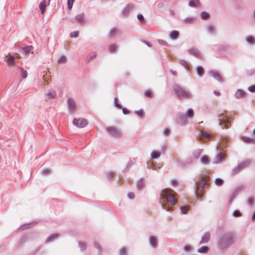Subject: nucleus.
<instances>
[{"instance_id": "1", "label": "nucleus", "mask_w": 255, "mask_h": 255, "mask_svg": "<svg viewBox=\"0 0 255 255\" xmlns=\"http://www.w3.org/2000/svg\"><path fill=\"white\" fill-rule=\"evenodd\" d=\"M159 202L163 209L169 211L176 204L175 197L171 193V190L164 189L160 193Z\"/></svg>"}, {"instance_id": "2", "label": "nucleus", "mask_w": 255, "mask_h": 255, "mask_svg": "<svg viewBox=\"0 0 255 255\" xmlns=\"http://www.w3.org/2000/svg\"><path fill=\"white\" fill-rule=\"evenodd\" d=\"M233 235L230 232L222 234L217 241V247L220 250H223L230 247L233 243Z\"/></svg>"}, {"instance_id": "3", "label": "nucleus", "mask_w": 255, "mask_h": 255, "mask_svg": "<svg viewBox=\"0 0 255 255\" xmlns=\"http://www.w3.org/2000/svg\"><path fill=\"white\" fill-rule=\"evenodd\" d=\"M173 90L180 99H189L192 97V94L190 92L184 90L179 85H174Z\"/></svg>"}, {"instance_id": "4", "label": "nucleus", "mask_w": 255, "mask_h": 255, "mask_svg": "<svg viewBox=\"0 0 255 255\" xmlns=\"http://www.w3.org/2000/svg\"><path fill=\"white\" fill-rule=\"evenodd\" d=\"M250 164V162L249 161H243L237 166L235 167L231 171V174L234 176L238 173L242 169L248 167Z\"/></svg>"}, {"instance_id": "5", "label": "nucleus", "mask_w": 255, "mask_h": 255, "mask_svg": "<svg viewBox=\"0 0 255 255\" xmlns=\"http://www.w3.org/2000/svg\"><path fill=\"white\" fill-rule=\"evenodd\" d=\"M218 122L221 128H229L228 125L230 124V122L228 118L223 114H220L218 116Z\"/></svg>"}, {"instance_id": "6", "label": "nucleus", "mask_w": 255, "mask_h": 255, "mask_svg": "<svg viewBox=\"0 0 255 255\" xmlns=\"http://www.w3.org/2000/svg\"><path fill=\"white\" fill-rule=\"evenodd\" d=\"M73 124L77 128H82L86 127L87 125L88 122L87 120L85 119H74V120H73Z\"/></svg>"}, {"instance_id": "7", "label": "nucleus", "mask_w": 255, "mask_h": 255, "mask_svg": "<svg viewBox=\"0 0 255 255\" xmlns=\"http://www.w3.org/2000/svg\"><path fill=\"white\" fill-rule=\"evenodd\" d=\"M67 104L68 110L70 113L75 112L77 106L76 103L73 99L69 98L67 101Z\"/></svg>"}, {"instance_id": "8", "label": "nucleus", "mask_w": 255, "mask_h": 255, "mask_svg": "<svg viewBox=\"0 0 255 255\" xmlns=\"http://www.w3.org/2000/svg\"><path fill=\"white\" fill-rule=\"evenodd\" d=\"M106 129L113 136L116 138H120L122 135V132L114 127H107Z\"/></svg>"}, {"instance_id": "9", "label": "nucleus", "mask_w": 255, "mask_h": 255, "mask_svg": "<svg viewBox=\"0 0 255 255\" xmlns=\"http://www.w3.org/2000/svg\"><path fill=\"white\" fill-rule=\"evenodd\" d=\"M187 119L183 114L179 113L176 117V122L177 123L181 126H183L186 124Z\"/></svg>"}, {"instance_id": "10", "label": "nucleus", "mask_w": 255, "mask_h": 255, "mask_svg": "<svg viewBox=\"0 0 255 255\" xmlns=\"http://www.w3.org/2000/svg\"><path fill=\"white\" fill-rule=\"evenodd\" d=\"M50 0H48L47 1L46 0H42L40 3L39 4V9H40L41 14H43L45 10V8L47 6L49 5L50 4Z\"/></svg>"}, {"instance_id": "11", "label": "nucleus", "mask_w": 255, "mask_h": 255, "mask_svg": "<svg viewBox=\"0 0 255 255\" xmlns=\"http://www.w3.org/2000/svg\"><path fill=\"white\" fill-rule=\"evenodd\" d=\"M188 53L191 55H194L198 58L200 59L202 58V54L200 53V51L196 48H193L189 49Z\"/></svg>"}, {"instance_id": "12", "label": "nucleus", "mask_w": 255, "mask_h": 255, "mask_svg": "<svg viewBox=\"0 0 255 255\" xmlns=\"http://www.w3.org/2000/svg\"><path fill=\"white\" fill-rule=\"evenodd\" d=\"M134 7L132 4H127L122 10V13L124 15H127Z\"/></svg>"}, {"instance_id": "13", "label": "nucleus", "mask_w": 255, "mask_h": 255, "mask_svg": "<svg viewBox=\"0 0 255 255\" xmlns=\"http://www.w3.org/2000/svg\"><path fill=\"white\" fill-rule=\"evenodd\" d=\"M21 52L26 56H28L30 53H33V47L32 46H27L21 48Z\"/></svg>"}, {"instance_id": "14", "label": "nucleus", "mask_w": 255, "mask_h": 255, "mask_svg": "<svg viewBox=\"0 0 255 255\" xmlns=\"http://www.w3.org/2000/svg\"><path fill=\"white\" fill-rule=\"evenodd\" d=\"M209 74L210 76L213 77L219 82H222V78L218 72L214 71H210L209 72Z\"/></svg>"}, {"instance_id": "15", "label": "nucleus", "mask_w": 255, "mask_h": 255, "mask_svg": "<svg viewBox=\"0 0 255 255\" xmlns=\"http://www.w3.org/2000/svg\"><path fill=\"white\" fill-rule=\"evenodd\" d=\"M149 244L153 248H156L157 246V238L154 236H150L149 238Z\"/></svg>"}, {"instance_id": "16", "label": "nucleus", "mask_w": 255, "mask_h": 255, "mask_svg": "<svg viewBox=\"0 0 255 255\" xmlns=\"http://www.w3.org/2000/svg\"><path fill=\"white\" fill-rule=\"evenodd\" d=\"M206 29L207 32L211 35L215 34L216 32V26L211 24L207 25Z\"/></svg>"}, {"instance_id": "17", "label": "nucleus", "mask_w": 255, "mask_h": 255, "mask_svg": "<svg viewBox=\"0 0 255 255\" xmlns=\"http://www.w3.org/2000/svg\"><path fill=\"white\" fill-rule=\"evenodd\" d=\"M210 239V233L209 232H206L201 238L200 243L204 244L207 243Z\"/></svg>"}, {"instance_id": "18", "label": "nucleus", "mask_w": 255, "mask_h": 255, "mask_svg": "<svg viewBox=\"0 0 255 255\" xmlns=\"http://www.w3.org/2000/svg\"><path fill=\"white\" fill-rule=\"evenodd\" d=\"M45 95L46 100H47L51 99H54L56 96V92L53 90L49 91L48 92L46 93Z\"/></svg>"}, {"instance_id": "19", "label": "nucleus", "mask_w": 255, "mask_h": 255, "mask_svg": "<svg viewBox=\"0 0 255 255\" xmlns=\"http://www.w3.org/2000/svg\"><path fill=\"white\" fill-rule=\"evenodd\" d=\"M15 57L14 56L10 55L6 60L7 65L9 66H13L15 62Z\"/></svg>"}, {"instance_id": "20", "label": "nucleus", "mask_w": 255, "mask_h": 255, "mask_svg": "<svg viewBox=\"0 0 255 255\" xmlns=\"http://www.w3.org/2000/svg\"><path fill=\"white\" fill-rule=\"evenodd\" d=\"M184 116L188 120L189 119H192L194 116V113L191 108L189 109L185 114H184Z\"/></svg>"}, {"instance_id": "21", "label": "nucleus", "mask_w": 255, "mask_h": 255, "mask_svg": "<svg viewBox=\"0 0 255 255\" xmlns=\"http://www.w3.org/2000/svg\"><path fill=\"white\" fill-rule=\"evenodd\" d=\"M224 160V155L222 153H219L217 154L216 156L215 161L214 162L215 163H218L219 162Z\"/></svg>"}, {"instance_id": "22", "label": "nucleus", "mask_w": 255, "mask_h": 255, "mask_svg": "<svg viewBox=\"0 0 255 255\" xmlns=\"http://www.w3.org/2000/svg\"><path fill=\"white\" fill-rule=\"evenodd\" d=\"M245 92L242 90L238 89L235 94V97L236 99H239L245 96Z\"/></svg>"}, {"instance_id": "23", "label": "nucleus", "mask_w": 255, "mask_h": 255, "mask_svg": "<svg viewBox=\"0 0 255 255\" xmlns=\"http://www.w3.org/2000/svg\"><path fill=\"white\" fill-rule=\"evenodd\" d=\"M179 36V32L176 30H173L169 34V37L172 40H176Z\"/></svg>"}, {"instance_id": "24", "label": "nucleus", "mask_w": 255, "mask_h": 255, "mask_svg": "<svg viewBox=\"0 0 255 255\" xmlns=\"http://www.w3.org/2000/svg\"><path fill=\"white\" fill-rule=\"evenodd\" d=\"M196 72L199 76L202 77L204 74V70L201 66H198L196 67Z\"/></svg>"}, {"instance_id": "25", "label": "nucleus", "mask_w": 255, "mask_h": 255, "mask_svg": "<svg viewBox=\"0 0 255 255\" xmlns=\"http://www.w3.org/2000/svg\"><path fill=\"white\" fill-rule=\"evenodd\" d=\"M59 235L58 234H53L47 237L46 242L47 243L51 242L54 241L55 239H57Z\"/></svg>"}, {"instance_id": "26", "label": "nucleus", "mask_w": 255, "mask_h": 255, "mask_svg": "<svg viewBox=\"0 0 255 255\" xmlns=\"http://www.w3.org/2000/svg\"><path fill=\"white\" fill-rule=\"evenodd\" d=\"M201 162L204 165H207L209 163V157L207 155H203L201 158Z\"/></svg>"}, {"instance_id": "27", "label": "nucleus", "mask_w": 255, "mask_h": 255, "mask_svg": "<svg viewBox=\"0 0 255 255\" xmlns=\"http://www.w3.org/2000/svg\"><path fill=\"white\" fill-rule=\"evenodd\" d=\"M144 186L142 179H140L136 182V187L138 189H142Z\"/></svg>"}, {"instance_id": "28", "label": "nucleus", "mask_w": 255, "mask_h": 255, "mask_svg": "<svg viewBox=\"0 0 255 255\" xmlns=\"http://www.w3.org/2000/svg\"><path fill=\"white\" fill-rule=\"evenodd\" d=\"M246 41L250 44L254 45L255 44V38L252 36H249L246 37Z\"/></svg>"}, {"instance_id": "29", "label": "nucleus", "mask_w": 255, "mask_h": 255, "mask_svg": "<svg viewBox=\"0 0 255 255\" xmlns=\"http://www.w3.org/2000/svg\"><path fill=\"white\" fill-rule=\"evenodd\" d=\"M243 189V187L241 186H239V187H237L236 188H235L234 189V190L232 192V193L236 197H237V196L239 194V193Z\"/></svg>"}, {"instance_id": "30", "label": "nucleus", "mask_w": 255, "mask_h": 255, "mask_svg": "<svg viewBox=\"0 0 255 255\" xmlns=\"http://www.w3.org/2000/svg\"><path fill=\"white\" fill-rule=\"evenodd\" d=\"M84 14L83 13H80L75 16V19L78 22H82L84 20Z\"/></svg>"}, {"instance_id": "31", "label": "nucleus", "mask_w": 255, "mask_h": 255, "mask_svg": "<svg viewBox=\"0 0 255 255\" xmlns=\"http://www.w3.org/2000/svg\"><path fill=\"white\" fill-rule=\"evenodd\" d=\"M190 206H181L180 207V211L183 214H187L188 212Z\"/></svg>"}, {"instance_id": "32", "label": "nucleus", "mask_w": 255, "mask_h": 255, "mask_svg": "<svg viewBox=\"0 0 255 255\" xmlns=\"http://www.w3.org/2000/svg\"><path fill=\"white\" fill-rule=\"evenodd\" d=\"M200 132L201 134L207 139H209L212 137V135L208 133L206 131L201 130Z\"/></svg>"}, {"instance_id": "33", "label": "nucleus", "mask_w": 255, "mask_h": 255, "mask_svg": "<svg viewBox=\"0 0 255 255\" xmlns=\"http://www.w3.org/2000/svg\"><path fill=\"white\" fill-rule=\"evenodd\" d=\"M20 69V76L22 79H25L27 76V71L23 69L22 67L19 68Z\"/></svg>"}, {"instance_id": "34", "label": "nucleus", "mask_w": 255, "mask_h": 255, "mask_svg": "<svg viewBox=\"0 0 255 255\" xmlns=\"http://www.w3.org/2000/svg\"><path fill=\"white\" fill-rule=\"evenodd\" d=\"M160 156V152L153 151L151 153V157L153 159L158 158Z\"/></svg>"}, {"instance_id": "35", "label": "nucleus", "mask_w": 255, "mask_h": 255, "mask_svg": "<svg viewBox=\"0 0 255 255\" xmlns=\"http://www.w3.org/2000/svg\"><path fill=\"white\" fill-rule=\"evenodd\" d=\"M199 2H196V0H191L189 1V5L190 7H196L199 5Z\"/></svg>"}, {"instance_id": "36", "label": "nucleus", "mask_w": 255, "mask_h": 255, "mask_svg": "<svg viewBox=\"0 0 255 255\" xmlns=\"http://www.w3.org/2000/svg\"><path fill=\"white\" fill-rule=\"evenodd\" d=\"M67 61V58L64 55H62L58 60V62L60 64L65 63Z\"/></svg>"}, {"instance_id": "37", "label": "nucleus", "mask_w": 255, "mask_h": 255, "mask_svg": "<svg viewBox=\"0 0 255 255\" xmlns=\"http://www.w3.org/2000/svg\"><path fill=\"white\" fill-rule=\"evenodd\" d=\"M195 19L193 17H186L184 19V23H192L194 21Z\"/></svg>"}, {"instance_id": "38", "label": "nucleus", "mask_w": 255, "mask_h": 255, "mask_svg": "<svg viewBox=\"0 0 255 255\" xmlns=\"http://www.w3.org/2000/svg\"><path fill=\"white\" fill-rule=\"evenodd\" d=\"M208 250V248L206 246H203L201 248H200L198 250V252L200 253H206Z\"/></svg>"}, {"instance_id": "39", "label": "nucleus", "mask_w": 255, "mask_h": 255, "mask_svg": "<svg viewBox=\"0 0 255 255\" xmlns=\"http://www.w3.org/2000/svg\"><path fill=\"white\" fill-rule=\"evenodd\" d=\"M224 181L222 179L217 178L215 180V183L218 186H221L223 185Z\"/></svg>"}, {"instance_id": "40", "label": "nucleus", "mask_w": 255, "mask_h": 255, "mask_svg": "<svg viewBox=\"0 0 255 255\" xmlns=\"http://www.w3.org/2000/svg\"><path fill=\"white\" fill-rule=\"evenodd\" d=\"M179 63L181 65H182L185 69H188V64L187 62L183 59L179 60Z\"/></svg>"}, {"instance_id": "41", "label": "nucleus", "mask_w": 255, "mask_h": 255, "mask_svg": "<svg viewBox=\"0 0 255 255\" xmlns=\"http://www.w3.org/2000/svg\"><path fill=\"white\" fill-rule=\"evenodd\" d=\"M117 49V46L115 44H111L109 47V51L111 53L114 52Z\"/></svg>"}, {"instance_id": "42", "label": "nucleus", "mask_w": 255, "mask_h": 255, "mask_svg": "<svg viewBox=\"0 0 255 255\" xmlns=\"http://www.w3.org/2000/svg\"><path fill=\"white\" fill-rule=\"evenodd\" d=\"M236 198L232 193L229 195L228 201L230 204H232L235 199Z\"/></svg>"}, {"instance_id": "43", "label": "nucleus", "mask_w": 255, "mask_h": 255, "mask_svg": "<svg viewBox=\"0 0 255 255\" xmlns=\"http://www.w3.org/2000/svg\"><path fill=\"white\" fill-rule=\"evenodd\" d=\"M201 17L203 19H207L209 17V14L206 11H203L201 13Z\"/></svg>"}, {"instance_id": "44", "label": "nucleus", "mask_w": 255, "mask_h": 255, "mask_svg": "<svg viewBox=\"0 0 255 255\" xmlns=\"http://www.w3.org/2000/svg\"><path fill=\"white\" fill-rule=\"evenodd\" d=\"M203 188L204 187L197 186L196 190L197 193L200 195H202L203 194Z\"/></svg>"}, {"instance_id": "45", "label": "nucleus", "mask_w": 255, "mask_h": 255, "mask_svg": "<svg viewBox=\"0 0 255 255\" xmlns=\"http://www.w3.org/2000/svg\"><path fill=\"white\" fill-rule=\"evenodd\" d=\"M127 249L125 247H123L120 249L119 251L120 255H127Z\"/></svg>"}, {"instance_id": "46", "label": "nucleus", "mask_w": 255, "mask_h": 255, "mask_svg": "<svg viewBox=\"0 0 255 255\" xmlns=\"http://www.w3.org/2000/svg\"><path fill=\"white\" fill-rule=\"evenodd\" d=\"M201 153V151L200 149H198L196 151H194L193 154V156L195 158H198L200 156Z\"/></svg>"}, {"instance_id": "47", "label": "nucleus", "mask_w": 255, "mask_h": 255, "mask_svg": "<svg viewBox=\"0 0 255 255\" xmlns=\"http://www.w3.org/2000/svg\"><path fill=\"white\" fill-rule=\"evenodd\" d=\"M51 173V170L50 169H44L41 170V173L43 175H47Z\"/></svg>"}, {"instance_id": "48", "label": "nucleus", "mask_w": 255, "mask_h": 255, "mask_svg": "<svg viewBox=\"0 0 255 255\" xmlns=\"http://www.w3.org/2000/svg\"><path fill=\"white\" fill-rule=\"evenodd\" d=\"M79 247L81 249V251H85L86 249V244L84 242H79Z\"/></svg>"}, {"instance_id": "49", "label": "nucleus", "mask_w": 255, "mask_h": 255, "mask_svg": "<svg viewBox=\"0 0 255 255\" xmlns=\"http://www.w3.org/2000/svg\"><path fill=\"white\" fill-rule=\"evenodd\" d=\"M114 104L115 106L119 109H121L122 108L121 105L119 103V100L117 97L114 98Z\"/></svg>"}, {"instance_id": "50", "label": "nucleus", "mask_w": 255, "mask_h": 255, "mask_svg": "<svg viewBox=\"0 0 255 255\" xmlns=\"http://www.w3.org/2000/svg\"><path fill=\"white\" fill-rule=\"evenodd\" d=\"M233 214V216L236 217H239L242 216V213L239 210H234Z\"/></svg>"}, {"instance_id": "51", "label": "nucleus", "mask_w": 255, "mask_h": 255, "mask_svg": "<svg viewBox=\"0 0 255 255\" xmlns=\"http://www.w3.org/2000/svg\"><path fill=\"white\" fill-rule=\"evenodd\" d=\"M74 0H67V6L69 10L71 9Z\"/></svg>"}, {"instance_id": "52", "label": "nucleus", "mask_w": 255, "mask_h": 255, "mask_svg": "<svg viewBox=\"0 0 255 255\" xmlns=\"http://www.w3.org/2000/svg\"><path fill=\"white\" fill-rule=\"evenodd\" d=\"M79 32L78 31H75L70 33V36L71 38H76L78 36Z\"/></svg>"}, {"instance_id": "53", "label": "nucleus", "mask_w": 255, "mask_h": 255, "mask_svg": "<svg viewBox=\"0 0 255 255\" xmlns=\"http://www.w3.org/2000/svg\"><path fill=\"white\" fill-rule=\"evenodd\" d=\"M163 133L165 136H168L170 133V128H166L163 130Z\"/></svg>"}, {"instance_id": "54", "label": "nucleus", "mask_w": 255, "mask_h": 255, "mask_svg": "<svg viewBox=\"0 0 255 255\" xmlns=\"http://www.w3.org/2000/svg\"><path fill=\"white\" fill-rule=\"evenodd\" d=\"M207 184V183L206 181L204 178H202L198 186L204 187Z\"/></svg>"}, {"instance_id": "55", "label": "nucleus", "mask_w": 255, "mask_h": 255, "mask_svg": "<svg viewBox=\"0 0 255 255\" xmlns=\"http://www.w3.org/2000/svg\"><path fill=\"white\" fill-rule=\"evenodd\" d=\"M31 224L23 225L20 227V229L21 230H26L29 228L31 227Z\"/></svg>"}, {"instance_id": "56", "label": "nucleus", "mask_w": 255, "mask_h": 255, "mask_svg": "<svg viewBox=\"0 0 255 255\" xmlns=\"http://www.w3.org/2000/svg\"><path fill=\"white\" fill-rule=\"evenodd\" d=\"M134 113L136 115H137V116H138L139 117H142L143 114V112L142 109H140L138 111H135Z\"/></svg>"}, {"instance_id": "57", "label": "nucleus", "mask_w": 255, "mask_h": 255, "mask_svg": "<svg viewBox=\"0 0 255 255\" xmlns=\"http://www.w3.org/2000/svg\"><path fill=\"white\" fill-rule=\"evenodd\" d=\"M248 204L249 205H252L254 204V200L253 198H249L247 200Z\"/></svg>"}, {"instance_id": "58", "label": "nucleus", "mask_w": 255, "mask_h": 255, "mask_svg": "<svg viewBox=\"0 0 255 255\" xmlns=\"http://www.w3.org/2000/svg\"><path fill=\"white\" fill-rule=\"evenodd\" d=\"M144 95L148 97H151L152 92L149 90H147L145 92Z\"/></svg>"}, {"instance_id": "59", "label": "nucleus", "mask_w": 255, "mask_h": 255, "mask_svg": "<svg viewBox=\"0 0 255 255\" xmlns=\"http://www.w3.org/2000/svg\"><path fill=\"white\" fill-rule=\"evenodd\" d=\"M96 56V53H93L92 55H90L89 57L87 58V62H90L91 60Z\"/></svg>"}, {"instance_id": "60", "label": "nucleus", "mask_w": 255, "mask_h": 255, "mask_svg": "<svg viewBox=\"0 0 255 255\" xmlns=\"http://www.w3.org/2000/svg\"><path fill=\"white\" fill-rule=\"evenodd\" d=\"M94 247L96 249H97V250H98L99 253L100 254L101 252V247H100V245H99V244L97 243H95Z\"/></svg>"}, {"instance_id": "61", "label": "nucleus", "mask_w": 255, "mask_h": 255, "mask_svg": "<svg viewBox=\"0 0 255 255\" xmlns=\"http://www.w3.org/2000/svg\"><path fill=\"white\" fill-rule=\"evenodd\" d=\"M248 90L251 92L254 93L255 92V85H252L248 88Z\"/></svg>"}, {"instance_id": "62", "label": "nucleus", "mask_w": 255, "mask_h": 255, "mask_svg": "<svg viewBox=\"0 0 255 255\" xmlns=\"http://www.w3.org/2000/svg\"><path fill=\"white\" fill-rule=\"evenodd\" d=\"M242 139H243V140L244 141H245V142H248V143L250 142L251 141V140H251V139L250 137H246V136H243V137H242Z\"/></svg>"}, {"instance_id": "63", "label": "nucleus", "mask_w": 255, "mask_h": 255, "mask_svg": "<svg viewBox=\"0 0 255 255\" xmlns=\"http://www.w3.org/2000/svg\"><path fill=\"white\" fill-rule=\"evenodd\" d=\"M128 197L130 199L134 198V194L132 192H129L128 194Z\"/></svg>"}, {"instance_id": "64", "label": "nucleus", "mask_w": 255, "mask_h": 255, "mask_svg": "<svg viewBox=\"0 0 255 255\" xmlns=\"http://www.w3.org/2000/svg\"><path fill=\"white\" fill-rule=\"evenodd\" d=\"M137 17L139 21H142L144 19L143 16L141 14H138L137 15Z\"/></svg>"}]
</instances>
